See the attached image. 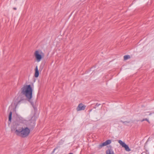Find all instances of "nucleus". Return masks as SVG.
<instances>
[{
	"instance_id": "nucleus-1",
	"label": "nucleus",
	"mask_w": 154,
	"mask_h": 154,
	"mask_svg": "<svg viewBox=\"0 0 154 154\" xmlns=\"http://www.w3.org/2000/svg\"><path fill=\"white\" fill-rule=\"evenodd\" d=\"M32 89L31 85H24L20 90V93H19L18 96L14 100L13 103L16 108L17 105L22 101L25 100L26 98L27 100L31 104L33 102L31 100L32 97Z\"/></svg>"
},
{
	"instance_id": "nucleus-2",
	"label": "nucleus",
	"mask_w": 154,
	"mask_h": 154,
	"mask_svg": "<svg viewBox=\"0 0 154 154\" xmlns=\"http://www.w3.org/2000/svg\"><path fill=\"white\" fill-rule=\"evenodd\" d=\"M23 122V120L20 118H17L16 121L13 123L11 127V131L14 132L15 134L18 135L23 127L21 123Z\"/></svg>"
},
{
	"instance_id": "nucleus-3",
	"label": "nucleus",
	"mask_w": 154,
	"mask_h": 154,
	"mask_svg": "<svg viewBox=\"0 0 154 154\" xmlns=\"http://www.w3.org/2000/svg\"><path fill=\"white\" fill-rule=\"evenodd\" d=\"M30 132V130L28 127H23L20 134L18 136L22 137H25L29 135Z\"/></svg>"
},
{
	"instance_id": "nucleus-4",
	"label": "nucleus",
	"mask_w": 154,
	"mask_h": 154,
	"mask_svg": "<svg viewBox=\"0 0 154 154\" xmlns=\"http://www.w3.org/2000/svg\"><path fill=\"white\" fill-rule=\"evenodd\" d=\"M41 54H43V53L41 52L40 54L38 51H36L34 53V55L37 61L38 62H39L42 58V57Z\"/></svg>"
},
{
	"instance_id": "nucleus-5",
	"label": "nucleus",
	"mask_w": 154,
	"mask_h": 154,
	"mask_svg": "<svg viewBox=\"0 0 154 154\" xmlns=\"http://www.w3.org/2000/svg\"><path fill=\"white\" fill-rule=\"evenodd\" d=\"M118 142L122 147H124L125 148L126 151L129 152L131 150L129 148L128 146L126 145L124 142H123L121 140H119Z\"/></svg>"
},
{
	"instance_id": "nucleus-6",
	"label": "nucleus",
	"mask_w": 154,
	"mask_h": 154,
	"mask_svg": "<svg viewBox=\"0 0 154 154\" xmlns=\"http://www.w3.org/2000/svg\"><path fill=\"white\" fill-rule=\"evenodd\" d=\"M111 142V141L110 140H106L105 142L99 145L100 148H101L103 146H106L107 145L109 144Z\"/></svg>"
},
{
	"instance_id": "nucleus-7",
	"label": "nucleus",
	"mask_w": 154,
	"mask_h": 154,
	"mask_svg": "<svg viewBox=\"0 0 154 154\" xmlns=\"http://www.w3.org/2000/svg\"><path fill=\"white\" fill-rule=\"evenodd\" d=\"M85 106L82 103H80L79 104L77 108V110L79 111L81 110H84L85 109Z\"/></svg>"
},
{
	"instance_id": "nucleus-8",
	"label": "nucleus",
	"mask_w": 154,
	"mask_h": 154,
	"mask_svg": "<svg viewBox=\"0 0 154 154\" xmlns=\"http://www.w3.org/2000/svg\"><path fill=\"white\" fill-rule=\"evenodd\" d=\"M39 75V71L38 69L37 66H36L35 68V72L34 75V76L35 77L37 78L38 77Z\"/></svg>"
},
{
	"instance_id": "nucleus-9",
	"label": "nucleus",
	"mask_w": 154,
	"mask_h": 154,
	"mask_svg": "<svg viewBox=\"0 0 154 154\" xmlns=\"http://www.w3.org/2000/svg\"><path fill=\"white\" fill-rule=\"evenodd\" d=\"M106 154H114L113 152L111 149H108L106 150Z\"/></svg>"
},
{
	"instance_id": "nucleus-10",
	"label": "nucleus",
	"mask_w": 154,
	"mask_h": 154,
	"mask_svg": "<svg viewBox=\"0 0 154 154\" xmlns=\"http://www.w3.org/2000/svg\"><path fill=\"white\" fill-rule=\"evenodd\" d=\"M12 111H10L9 113V121L11 122V119H12Z\"/></svg>"
},
{
	"instance_id": "nucleus-11",
	"label": "nucleus",
	"mask_w": 154,
	"mask_h": 154,
	"mask_svg": "<svg viewBox=\"0 0 154 154\" xmlns=\"http://www.w3.org/2000/svg\"><path fill=\"white\" fill-rule=\"evenodd\" d=\"M130 58V57L129 55H125L124 57V59L125 60H127Z\"/></svg>"
},
{
	"instance_id": "nucleus-12",
	"label": "nucleus",
	"mask_w": 154,
	"mask_h": 154,
	"mask_svg": "<svg viewBox=\"0 0 154 154\" xmlns=\"http://www.w3.org/2000/svg\"><path fill=\"white\" fill-rule=\"evenodd\" d=\"M144 121H147L149 123H150V122L149 121V120L147 119V118H145V119H143L142 120H141L140 121L141 122H143Z\"/></svg>"
},
{
	"instance_id": "nucleus-13",
	"label": "nucleus",
	"mask_w": 154,
	"mask_h": 154,
	"mask_svg": "<svg viewBox=\"0 0 154 154\" xmlns=\"http://www.w3.org/2000/svg\"><path fill=\"white\" fill-rule=\"evenodd\" d=\"M121 122L124 124L125 125H127V123H129V122H123L122 121H121Z\"/></svg>"
},
{
	"instance_id": "nucleus-14",
	"label": "nucleus",
	"mask_w": 154,
	"mask_h": 154,
	"mask_svg": "<svg viewBox=\"0 0 154 154\" xmlns=\"http://www.w3.org/2000/svg\"><path fill=\"white\" fill-rule=\"evenodd\" d=\"M100 105V104L98 103H96L94 107V108H96V107H97L99 106Z\"/></svg>"
},
{
	"instance_id": "nucleus-15",
	"label": "nucleus",
	"mask_w": 154,
	"mask_h": 154,
	"mask_svg": "<svg viewBox=\"0 0 154 154\" xmlns=\"http://www.w3.org/2000/svg\"><path fill=\"white\" fill-rule=\"evenodd\" d=\"M149 113V115H152V113L151 112H145L144 113V114H145V113Z\"/></svg>"
},
{
	"instance_id": "nucleus-16",
	"label": "nucleus",
	"mask_w": 154,
	"mask_h": 154,
	"mask_svg": "<svg viewBox=\"0 0 154 154\" xmlns=\"http://www.w3.org/2000/svg\"><path fill=\"white\" fill-rule=\"evenodd\" d=\"M59 147V146H57L55 148H54L53 151V152H54L55 150H56L57 149H58Z\"/></svg>"
},
{
	"instance_id": "nucleus-17",
	"label": "nucleus",
	"mask_w": 154,
	"mask_h": 154,
	"mask_svg": "<svg viewBox=\"0 0 154 154\" xmlns=\"http://www.w3.org/2000/svg\"><path fill=\"white\" fill-rule=\"evenodd\" d=\"M147 115L146 114H143V115L144 116H146V115Z\"/></svg>"
},
{
	"instance_id": "nucleus-18",
	"label": "nucleus",
	"mask_w": 154,
	"mask_h": 154,
	"mask_svg": "<svg viewBox=\"0 0 154 154\" xmlns=\"http://www.w3.org/2000/svg\"><path fill=\"white\" fill-rule=\"evenodd\" d=\"M13 9H14V10H16V8H13Z\"/></svg>"
},
{
	"instance_id": "nucleus-19",
	"label": "nucleus",
	"mask_w": 154,
	"mask_h": 154,
	"mask_svg": "<svg viewBox=\"0 0 154 154\" xmlns=\"http://www.w3.org/2000/svg\"><path fill=\"white\" fill-rule=\"evenodd\" d=\"M69 154H73L72 153H70Z\"/></svg>"
}]
</instances>
